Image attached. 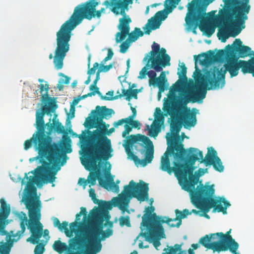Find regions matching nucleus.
<instances>
[{"label":"nucleus","mask_w":254,"mask_h":254,"mask_svg":"<svg viewBox=\"0 0 254 254\" xmlns=\"http://www.w3.org/2000/svg\"><path fill=\"white\" fill-rule=\"evenodd\" d=\"M86 159V163L87 165L92 169L94 170V172H91L88 177L87 180L88 183L90 184L89 187H90L92 186H94L96 183V180H98L99 181V185L105 189H108L109 184L108 183L102 178L100 177L101 175L99 169V166L97 164V166L96 167L91 166L87 162V159Z\"/></svg>","instance_id":"obj_22"},{"label":"nucleus","mask_w":254,"mask_h":254,"mask_svg":"<svg viewBox=\"0 0 254 254\" xmlns=\"http://www.w3.org/2000/svg\"><path fill=\"white\" fill-rule=\"evenodd\" d=\"M90 230L91 231L93 235H95V237L97 239H100L101 241L102 239H104L105 238H108L111 236L113 234V230L110 229H108L106 232L102 231L101 229H98L97 230H95L93 229H87L82 231V234H83L85 231Z\"/></svg>","instance_id":"obj_32"},{"label":"nucleus","mask_w":254,"mask_h":254,"mask_svg":"<svg viewBox=\"0 0 254 254\" xmlns=\"http://www.w3.org/2000/svg\"><path fill=\"white\" fill-rule=\"evenodd\" d=\"M144 33L140 30V28L135 27L133 31L130 33L129 32L128 38L126 39L127 41L130 43L134 42L137 40L139 37H142Z\"/></svg>","instance_id":"obj_36"},{"label":"nucleus","mask_w":254,"mask_h":254,"mask_svg":"<svg viewBox=\"0 0 254 254\" xmlns=\"http://www.w3.org/2000/svg\"><path fill=\"white\" fill-rule=\"evenodd\" d=\"M124 127L125 130L122 133V136L123 137L125 138L127 137V135L132 130V127L129 123H126Z\"/></svg>","instance_id":"obj_50"},{"label":"nucleus","mask_w":254,"mask_h":254,"mask_svg":"<svg viewBox=\"0 0 254 254\" xmlns=\"http://www.w3.org/2000/svg\"><path fill=\"white\" fill-rule=\"evenodd\" d=\"M44 251V245L42 244H39L35 248L34 254H43Z\"/></svg>","instance_id":"obj_53"},{"label":"nucleus","mask_w":254,"mask_h":254,"mask_svg":"<svg viewBox=\"0 0 254 254\" xmlns=\"http://www.w3.org/2000/svg\"><path fill=\"white\" fill-rule=\"evenodd\" d=\"M78 227V224L77 222H73L69 224L70 230H69V232L70 233L67 236L68 237H71L72 236V233L75 231L76 229Z\"/></svg>","instance_id":"obj_52"},{"label":"nucleus","mask_w":254,"mask_h":254,"mask_svg":"<svg viewBox=\"0 0 254 254\" xmlns=\"http://www.w3.org/2000/svg\"><path fill=\"white\" fill-rule=\"evenodd\" d=\"M140 235L143 236L146 238L148 237L150 239L153 240V246L157 248L159 246H160L161 243L160 242V240L161 238H165V234L164 233V229L163 228V232L159 233L157 232L156 233H151L150 230H147V232L143 233L142 231L140 234Z\"/></svg>","instance_id":"obj_29"},{"label":"nucleus","mask_w":254,"mask_h":254,"mask_svg":"<svg viewBox=\"0 0 254 254\" xmlns=\"http://www.w3.org/2000/svg\"><path fill=\"white\" fill-rule=\"evenodd\" d=\"M90 57L89 56L88 57V70L87 71V74L89 75H91V74H93L95 73L96 70L99 67V64L98 63H95L93 64V66L92 68H90Z\"/></svg>","instance_id":"obj_44"},{"label":"nucleus","mask_w":254,"mask_h":254,"mask_svg":"<svg viewBox=\"0 0 254 254\" xmlns=\"http://www.w3.org/2000/svg\"><path fill=\"white\" fill-rule=\"evenodd\" d=\"M126 123H128V120L127 118L119 120L117 122H115L113 126L117 128L119 126H122Z\"/></svg>","instance_id":"obj_55"},{"label":"nucleus","mask_w":254,"mask_h":254,"mask_svg":"<svg viewBox=\"0 0 254 254\" xmlns=\"http://www.w3.org/2000/svg\"><path fill=\"white\" fill-rule=\"evenodd\" d=\"M150 68H153L152 67H150L147 66V64L146 65L143 67L141 71L139 72V75L138 76L139 79H142L145 78L146 75H147L148 71L147 70Z\"/></svg>","instance_id":"obj_49"},{"label":"nucleus","mask_w":254,"mask_h":254,"mask_svg":"<svg viewBox=\"0 0 254 254\" xmlns=\"http://www.w3.org/2000/svg\"><path fill=\"white\" fill-rule=\"evenodd\" d=\"M100 203L101 204V206H100L103 207V208L110 210L112 208V204L110 202L100 200Z\"/></svg>","instance_id":"obj_57"},{"label":"nucleus","mask_w":254,"mask_h":254,"mask_svg":"<svg viewBox=\"0 0 254 254\" xmlns=\"http://www.w3.org/2000/svg\"><path fill=\"white\" fill-rule=\"evenodd\" d=\"M99 3V0H89L77 5L74 8L69 19L62 24L57 32V48L56 50L55 63H56L58 68L62 67L63 60L69 50V42L72 31L84 19L91 20L92 18L101 17L102 12L99 10H96V6Z\"/></svg>","instance_id":"obj_4"},{"label":"nucleus","mask_w":254,"mask_h":254,"mask_svg":"<svg viewBox=\"0 0 254 254\" xmlns=\"http://www.w3.org/2000/svg\"><path fill=\"white\" fill-rule=\"evenodd\" d=\"M78 184L80 186H83V188H85L88 183V180H85L84 178H80L78 180Z\"/></svg>","instance_id":"obj_62"},{"label":"nucleus","mask_w":254,"mask_h":254,"mask_svg":"<svg viewBox=\"0 0 254 254\" xmlns=\"http://www.w3.org/2000/svg\"><path fill=\"white\" fill-rule=\"evenodd\" d=\"M170 57L166 54L165 49L162 48L159 51L155 59L150 64V67H152L156 72L162 70L163 68L170 65Z\"/></svg>","instance_id":"obj_17"},{"label":"nucleus","mask_w":254,"mask_h":254,"mask_svg":"<svg viewBox=\"0 0 254 254\" xmlns=\"http://www.w3.org/2000/svg\"><path fill=\"white\" fill-rule=\"evenodd\" d=\"M179 86L176 85L173 89H170L167 98L164 99L163 110L165 116L169 115L172 118H179L184 127L188 128L196 125V113L191 112L186 105L190 102L194 103L203 99L205 97L206 91L195 92L190 90L186 92L184 98H179L176 94V92L179 90ZM164 122V115H154L153 124L161 127Z\"/></svg>","instance_id":"obj_3"},{"label":"nucleus","mask_w":254,"mask_h":254,"mask_svg":"<svg viewBox=\"0 0 254 254\" xmlns=\"http://www.w3.org/2000/svg\"><path fill=\"white\" fill-rule=\"evenodd\" d=\"M53 249L59 254H62L64 251L68 250V246L67 245L60 240L56 241L53 245Z\"/></svg>","instance_id":"obj_38"},{"label":"nucleus","mask_w":254,"mask_h":254,"mask_svg":"<svg viewBox=\"0 0 254 254\" xmlns=\"http://www.w3.org/2000/svg\"><path fill=\"white\" fill-rule=\"evenodd\" d=\"M40 91L42 95V102L44 105L42 107L41 112L37 111L36 114L43 113V118L45 114L52 116L51 113H54L58 108L56 103V99L54 97H51L49 96L48 92L49 90V84L46 83L45 85L41 83L39 85Z\"/></svg>","instance_id":"obj_14"},{"label":"nucleus","mask_w":254,"mask_h":254,"mask_svg":"<svg viewBox=\"0 0 254 254\" xmlns=\"http://www.w3.org/2000/svg\"><path fill=\"white\" fill-rule=\"evenodd\" d=\"M182 125L177 121H173L170 124L171 132L167 133L166 139L167 144L170 146H174L176 145L183 144L178 142L177 140L180 138L179 132L181 129Z\"/></svg>","instance_id":"obj_19"},{"label":"nucleus","mask_w":254,"mask_h":254,"mask_svg":"<svg viewBox=\"0 0 254 254\" xmlns=\"http://www.w3.org/2000/svg\"><path fill=\"white\" fill-rule=\"evenodd\" d=\"M1 207L0 209V224L4 222L7 219L10 212V207L9 205L7 204L4 199L1 198L0 200ZM4 227L0 225V231L3 229Z\"/></svg>","instance_id":"obj_30"},{"label":"nucleus","mask_w":254,"mask_h":254,"mask_svg":"<svg viewBox=\"0 0 254 254\" xmlns=\"http://www.w3.org/2000/svg\"><path fill=\"white\" fill-rule=\"evenodd\" d=\"M110 189L116 192H118L119 191V187L114 182L113 179H112L111 180V183L110 184Z\"/></svg>","instance_id":"obj_56"},{"label":"nucleus","mask_w":254,"mask_h":254,"mask_svg":"<svg viewBox=\"0 0 254 254\" xmlns=\"http://www.w3.org/2000/svg\"><path fill=\"white\" fill-rule=\"evenodd\" d=\"M224 7L219 11L218 21L225 25L231 23L235 18L236 22L239 25H244L248 19L247 14L249 13L251 5L250 0H223Z\"/></svg>","instance_id":"obj_8"},{"label":"nucleus","mask_w":254,"mask_h":254,"mask_svg":"<svg viewBox=\"0 0 254 254\" xmlns=\"http://www.w3.org/2000/svg\"><path fill=\"white\" fill-rule=\"evenodd\" d=\"M130 43V42L127 41V40L123 42L120 45V52L122 53H126L129 47Z\"/></svg>","instance_id":"obj_51"},{"label":"nucleus","mask_w":254,"mask_h":254,"mask_svg":"<svg viewBox=\"0 0 254 254\" xmlns=\"http://www.w3.org/2000/svg\"><path fill=\"white\" fill-rule=\"evenodd\" d=\"M54 225L56 227H58V228L61 231H63L64 230L65 234L66 236H69L68 234L70 233L69 232V230L68 229V222L66 221H64L61 224L58 218L56 217H54L53 219Z\"/></svg>","instance_id":"obj_37"},{"label":"nucleus","mask_w":254,"mask_h":254,"mask_svg":"<svg viewBox=\"0 0 254 254\" xmlns=\"http://www.w3.org/2000/svg\"><path fill=\"white\" fill-rule=\"evenodd\" d=\"M76 245L85 249L79 250L71 254H96L100 252L102 249L101 240L97 239L93 232L90 230L85 231L80 237L78 238H74L70 240L69 247L72 250L75 249Z\"/></svg>","instance_id":"obj_10"},{"label":"nucleus","mask_w":254,"mask_h":254,"mask_svg":"<svg viewBox=\"0 0 254 254\" xmlns=\"http://www.w3.org/2000/svg\"><path fill=\"white\" fill-rule=\"evenodd\" d=\"M132 2L133 0H105L103 4L107 7L112 6L111 11L116 15L125 14L128 10V5Z\"/></svg>","instance_id":"obj_18"},{"label":"nucleus","mask_w":254,"mask_h":254,"mask_svg":"<svg viewBox=\"0 0 254 254\" xmlns=\"http://www.w3.org/2000/svg\"><path fill=\"white\" fill-rule=\"evenodd\" d=\"M119 221L120 225L121 227L126 226L129 227L131 226L130 219L128 216H121L119 218Z\"/></svg>","instance_id":"obj_42"},{"label":"nucleus","mask_w":254,"mask_h":254,"mask_svg":"<svg viewBox=\"0 0 254 254\" xmlns=\"http://www.w3.org/2000/svg\"><path fill=\"white\" fill-rule=\"evenodd\" d=\"M93 114L92 117H97V118L102 119L110 118L112 115L114 113L113 109L107 108L106 106L100 107L97 106L95 110H93L91 112Z\"/></svg>","instance_id":"obj_27"},{"label":"nucleus","mask_w":254,"mask_h":254,"mask_svg":"<svg viewBox=\"0 0 254 254\" xmlns=\"http://www.w3.org/2000/svg\"><path fill=\"white\" fill-rule=\"evenodd\" d=\"M205 58L207 60L216 62V54L214 51L209 50L208 51L207 54L206 55Z\"/></svg>","instance_id":"obj_54"},{"label":"nucleus","mask_w":254,"mask_h":254,"mask_svg":"<svg viewBox=\"0 0 254 254\" xmlns=\"http://www.w3.org/2000/svg\"><path fill=\"white\" fill-rule=\"evenodd\" d=\"M128 157L143 167L151 163L154 146L149 137L140 134L130 135L123 145Z\"/></svg>","instance_id":"obj_7"},{"label":"nucleus","mask_w":254,"mask_h":254,"mask_svg":"<svg viewBox=\"0 0 254 254\" xmlns=\"http://www.w3.org/2000/svg\"><path fill=\"white\" fill-rule=\"evenodd\" d=\"M169 5L165 4L166 10H160L156 12L155 15V19L159 21L164 20L168 16V14L171 12L173 9L176 7L181 0H168Z\"/></svg>","instance_id":"obj_25"},{"label":"nucleus","mask_w":254,"mask_h":254,"mask_svg":"<svg viewBox=\"0 0 254 254\" xmlns=\"http://www.w3.org/2000/svg\"><path fill=\"white\" fill-rule=\"evenodd\" d=\"M241 29H235L231 31L230 34H228L226 31L224 30L218 33V37L219 39H221V41L225 42L229 36L235 37L238 35L241 31Z\"/></svg>","instance_id":"obj_35"},{"label":"nucleus","mask_w":254,"mask_h":254,"mask_svg":"<svg viewBox=\"0 0 254 254\" xmlns=\"http://www.w3.org/2000/svg\"><path fill=\"white\" fill-rule=\"evenodd\" d=\"M113 55L114 53L112 50L111 49H109L108 50L107 56L103 60L102 63H106L107 61L110 60L112 58Z\"/></svg>","instance_id":"obj_59"},{"label":"nucleus","mask_w":254,"mask_h":254,"mask_svg":"<svg viewBox=\"0 0 254 254\" xmlns=\"http://www.w3.org/2000/svg\"><path fill=\"white\" fill-rule=\"evenodd\" d=\"M149 188L148 184L142 181L136 183L133 180L129 182L128 185L124 187V189L119 198H114V205L118 206L123 213L127 210L130 199L134 197L140 201L148 199Z\"/></svg>","instance_id":"obj_9"},{"label":"nucleus","mask_w":254,"mask_h":254,"mask_svg":"<svg viewBox=\"0 0 254 254\" xmlns=\"http://www.w3.org/2000/svg\"><path fill=\"white\" fill-rule=\"evenodd\" d=\"M231 46L232 54L234 53H238L240 58H245L250 55L251 48L248 46L243 45L242 41L240 39H235Z\"/></svg>","instance_id":"obj_24"},{"label":"nucleus","mask_w":254,"mask_h":254,"mask_svg":"<svg viewBox=\"0 0 254 254\" xmlns=\"http://www.w3.org/2000/svg\"><path fill=\"white\" fill-rule=\"evenodd\" d=\"M232 54V46L228 45L225 47L224 50H219L216 53V62H219L223 60L226 56H229Z\"/></svg>","instance_id":"obj_33"},{"label":"nucleus","mask_w":254,"mask_h":254,"mask_svg":"<svg viewBox=\"0 0 254 254\" xmlns=\"http://www.w3.org/2000/svg\"><path fill=\"white\" fill-rule=\"evenodd\" d=\"M231 231V230L230 229L225 234L222 232L216 233L215 234H216V236L220 237V240L218 241V243H220L226 246V249L225 251L229 249L232 253L236 254V251L238 249L239 245L230 235Z\"/></svg>","instance_id":"obj_20"},{"label":"nucleus","mask_w":254,"mask_h":254,"mask_svg":"<svg viewBox=\"0 0 254 254\" xmlns=\"http://www.w3.org/2000/svg\"><path fill=\"white\" fill-rule=\"evenodd\" d=\"M214 0H192L188 4V12L185 18L186 23L192 26L203 18L208 5Z\"/></svg>","instance_id":"obj_11"},{"label":"nucleus","mask_w":254,"mask_h":254,"mask_svg":"<svg viewBox=\"0 0 254 254\" xmlns=\"http://www.w3.org/2000/svg\"><path fill=\"white\" fill-rule=\"evenodd\" d=\"M105 63H103L102 61L101 62L100 66L99 67V69L101 70V72H107L109 70L108 68L107 65H104Z\"/></svg>","instance_id":"obj_63"},{"label":"nucleus","mask_w":254,"mask_h":254,"mask_svg":"<svg viewBox=\"0 0 254 254\" xmlns=\"http://www.w3.org/2000/svg\"><path fill=\"white\" fill-rule=\"evenodd\" d=\"M89 196L91 198L93 202L95 204H98L99 206H101V204L100 203V200L96 198V194L95 191V190L93 188H90L89 190Z\"/></svg>","instance_id":"obj_45"},{"label":"nucleus","mask_w":254,"mask_h":254,"mask_svg":"<svg viewBox=\"0 0 254 254\" xmlns=\"http://www.w3.org/2000/svg\"><path fill=\"white\" fill-rule=\"evenodd\" d=\"M35 127L36 131L31 138L25 141L24 148L28 150L31 147L32 143L36 147L39 156L42 158L40 162L42 165L38 166L31 172L35 177H27L25 174L22 184H25L24 179L28 180L25 188L27 195L23 199L26 208L28 210L29 220L28 229L31 233V237L27 239L32 244H38L43 234V225L40 223L41 203L39 199H36L33 196L36 195L37 189L35 184L38 187L45 183H53L57 172L66 162V153L72 151L71 139L69 137H64L62 143L53 142L52 137L44 134V120L43 113L36 114Z\"/></svg>","instance_id":"obj_1"},{"label":"nucleus","mask_w":254,"mask_h":254,"mask_svg":"<svg viewBox=\"0 0 254 254\" xmlns=\"http://www.w3.org/2000/svg\"><path fill=\"white\" fill-rule=\"evenodd\" d=\"M153 206H148L146 207L145 213L142 217V222L141 223V227H144L147 228V230H150L151 233H156L157 232H163V226L162 225V221L164 219H161L156 213H153L154 211ZM141 231L143 229L141 228Z\"/></svg>","instance_id":"obj_13"},{"label":"nucleus","mask_w":254,"mask_h":254,"mask_svg":"<svg viewBox=\"0 0 254 254\" xmlns=\"http://www.w3.org/2000/svg\"><path fill=\"white\" fill-rule=\"evenodd\" d=\"M90 219L102 225L105 219H109L110 216L105 213L99 207L95 206L90 212Z\"/></svg>","instance_id":"obj_26"},{"label":"nucleus","mask_w":254,"mask_h":254,"mask_svg":"<svg viewBox=\"0 0 254 254\" xmlns=\"http://www.w3.org/2000/svg\"><path fill=\"white\" fill-rule=\"evenodd\" d=\"M156 70L148 71L147 75L149 77V86L158 87L159 88L158 94H160L167 89L169 84L164 71H162L158 77H156Z\"/></svg>","instance_id":"obj_15"},{"label":"nucleus","mask_w":254,"mask_h":254,"mask_svg":"<svg viewBox=\"0 0 254 254\" xmlns=\"http://www.w3.org/2000/svg\"><path fill=\"white\" fill-rule=\"evenodd\" d=\"M199 29L201 31H204L207 36L210 37L215 32V27L210 24H201Z\"/></svg>","instance_id":"obj_39"},{"label":"nucleus","mask_w":254,"mask_h":254,"mask_svg":"<svg viewBox=\"0 0 254 254\" xmlns=\"http://www.w3.org/2000/svg\"><path fill=\"white\" fill-rule=\"evenodd\" d=\"M53 129L59 133H63L64 131V127L59 121L57 122L55 124H52L50 119L48 123H44V134L50 136Z\"/></svg>","instance_id":"obj_28"},{"label":"nucleus","mask_w":254,"mask_h":254,"mask_svg":"<svg viewBox=\"0 0 254 254\" xmlns=\"http://www.w3.org/2000/svg\"><path fill=\"white\" fill-rule=\"evenodd\" d=\"M75 107L73 105H70L69 113L67 114V117L72 119L75 116Z\"/></svg>","instance_id":"obj_61"},{"label":"nucleus","mask_w":254,"mask_h":254,"mask_svg":"<svg viewBox=\"0 0 254 254\" xmlns=\"http://www.w3.org/2000/svg\"><path fill=\"white\" fill-rule=\"evenodd\" d=\"M59 75L60 76H62V77H64V84H68L69 83V81H70V78L66 75H65L64 73H60L59 74Z\"/></svg>","instance_id":"obj_64"},{"label":"nucleus","mask_w":254,"mask_h":254,"mask_svg":"<svg viewBox=\"0 0 254 254\" xmlns=\"http://www.w3.org/2000/svg\"><path fill=\"white\" fill-rule=\"evenodd\" d=\"M123 95L126 96V100L129 101L132 97L137 99V89H130L127 90L125 89L122 90Z\"/></svg>","instance_id":"obj_40"},{"label":"nucleus","mask_w":254,"mask_h":254,"mask_svg":"<svg viewBox=\"0 0 254 254\" xmlns=\"http://www.w3.org/2000/svg\"><path fill=\"white\" fill-rule=\"evenodd\" d=\"M10 250V248L7 244H0V254H9Z\"/></svg>","instance_id":"obj_47"},{"label":"nucleus","mask_w":254,"mask_h":254,"mask_svg":"<svg viewBox=\"0 0 254 254\" xmlns=\"http://www.w3.org/2000/svg\"><path fill=\"white\" fill-rule=\"evenodd\" d=\"M189 150L192 154L196 155V157L200 163H204L205 166L212 165L214 169L219 172H222L224 171V167L222 164L221 159L217 156L216 151L212 147L208 148V152L203 158L202 151H200L197 148L190 147Z\"/></svg>","instance_id":"obj_12"},{"label":"nucleus","mask_w":254,"mask_h":254,"mask_svg":"<svg viewBox=\"0 0 254 254\" xmlns=\"http://www.w3.org/2000/svg\"><path fill=\"white\" fill-rule=\"evenodd\" d=\"M215 236L216 234H215V233L211 234L210 235H206L200 239L199 242L205 248L207 249H211L213 250V252L219 253L220 252L225 251L226 249V247L224 245L218 243V241L210 243L211 239H214Z\"/></svg>","instance_id":"obj_21"},{"label":"nucleus","mask_w":254,"mask_h":254,"mask_svg":"<svg viewBox=\"0 0 254 254\" xmlns=\"http://www.w3.org/2000/svg\"><path fill=\"white\" fill-rule=\"evenodd\" d=\"M180 68H178L177 74L179 76L180 79H183L184 80H187V68L184 63H182L180 65Z\"/></svg>","instance_id":"obj_41"},{"label":"nucleus","mask_w":254,"mask_h":254,"mask_svg":"<svg viewBox=\"0 0 254 254\" xmlns=\"http://www.w3.org/2000/svg\"><path fill=\"white\" fill-rule=\"evenodd\" d=\"M114 91H109L106 93V96H102L101 94L99 95L102 100H113L117 99L118 96L113 97Z\"/></svg>","instance_id":"obj_46"},{"label":"nucleus","mask_w":254,"mask_h":254,"mask_svg":"<svg viewBox=\"0 0 254 254\" xmlns=\"http://www.w3.org/2000/svg\"><path fill=\"white\" fill-rule=\"evenodd\" d=\"M188 191L190 193L191 203L204 213L205 217L210 218L207 213L212 208H213V212L227 214V208L230 206V203L224 198L216 199L213 197L215 192L213 185L205 186L199 185L196 189L194 188L192 191Z\"/></svg>","instance_id":"obj_6"},{"label":"nucleus","mask_w":254,"mask_h":254,"mask_svg":"<svg viewBox=\"0 0 254 254\" xmlns=\"http://www.w3.org/2000/svg\"><path fill=\"white\" fill-rule=\"evenodd\" d=\"M99 80L95 79L93 83L90 86V89H92L93 88H95V92L97 93L99 95H101V92L99 91V88L96 86L97 83Z\"/></svg>","instance_id":"obj_60"},{"label":"nucleus","mask_w":254,"mask_h":254,"mask_svg":"<svg viewBox=\"0 0 254 254\" xmlns=\"http://www.w3.org/2000/svg\"><path fill=\"white\" fill-rule=\"evenodd\" d=\"M128 123L131 125L132 127L139 129L140 128V124L138 121H133V119L128 120Z\"/></svg>","instance_id":"obj_58"},{"label":"nucleus","mask_w":254,"mask_h":254,"mask_svg":"<svg viewBox=\"0 0 254 254\" xmlns=\"http://www.w3.org/2000/svg\"><path fill=\"white\" fill-rule=\"evenodd\" d=\"M181 245L179 244H175L174 246L169 248V251L166 252L167 254H176L178 251H181Z\"/></svg>","instance_id":"obj_48"},{"label":"nucleus","mask_w":254,"mask_h":254,"mask_svg":"<svg viewBox=\"0 0 254 254\" xmlns=\"http://www.w3.org/2000/svg\"><path fill=\"white\" fill-rule=\"evenodd\" d=\"M86 122L84 126L89 129L95 127L100 129L93 131V134L86 140V148L84 150L88 157V163L96 167L97 162L102 160L106 161L113 156L111 140L105 135V132L110 125L97 117H89Z\"/></svg>","instance_id":"obj_5"},{"label":"nucleus","mask_w":254,"mask_h":254,"mask_svg":"<svg viewBox=\"0 0 254 254\" xmlns=\"http://www.w3.org/2000/svg\"><path fill=\"white\" fill-rule=\"evenodd\" d=\"M161 25V22L152 17L148 21L147 23L145 25L144 29L145 30V33L149 34L152 30H155L159 28Z\"/></svg>","instance_id":"obj_34"},{"label":"nucleus","mask_w":254,"mask_h":254,"mask_svg":"<svg viewBox=\"0 0 254 254\" xmlns=\"http://www.w3.org/2000/svg\"><path fill=\"white\" fill-rule=\"evenodd\" d=\"M123 17L119 19V23L118 28L120 30L116 34V42L119 43L124 40L130 31L129 24L131 22V19L129 15L126 14H121Z\"/></svg>","instance_id":"obj_16"},{"label":"nucleus","mask_w":254,"mask_h":254,"mask_svg":"<svg viewBox=\"0 0 254 254\" xmlns=\"http://www.w3.org/2000/svg\"><path fill=\"white\" fill-rule=\"evenodd\" d=\"M175 213L176 216L175 218L172 219L165 217L166 220H162V223H166L171 227H179L182 224V219L191 214V212H190L187 209H184L183 211L176 209Z\"/></svg>","instance_id":"obj_23"},{"label":"nucleus","mask_w":254,"mask_h":254,"mask_svg":"<svg viewBox=\"0 0 254 254\" xmlns=\"http://www.w3.org/2000/svg\"><path fill=\"white\" fill-rule=\"evenodd\" d=\"M184 147V144L176 145L168 147L161 157L160 169L171 175L174 173L179 180L184 181L183 189L186 191H192L198 183V177L193 175L194 166L198 158Z\"/></svg>","instance_id":"obj_2"},{"label":"nucleus","mask_w":254,"mask_h":254,"mask_svg":"<svg viewBox=\"0 0 254 254\" xmlns=\"http://www.w3.org/2000/svg\"><path fill=\"white\" fill-rule=\"evenodd\" d=\"M161 127H158L155 125L152 124L151 128L149 130V135L151 137H156L157 136L159 132L160 131Z\"/></svg>","instance_id":"obj_43"},{"label":"nucleus","mask_w":254,"mask_h":254,"mask_svg":"<svg viewBox=\"0 0 254 254\" xmlns=\"http://www.w3.org/2000/svg\"><path fill=\"white\" fill-rule=\"evenodd\" d=\"M152 50L149 52L144 58L143 60L147 62V66L150 67V64H152V61L155 59L157 54L159 52L160 47V45L155 42H153L152 46Z\"/></svg>","instance_id":"obj_31"}]
</instances>
